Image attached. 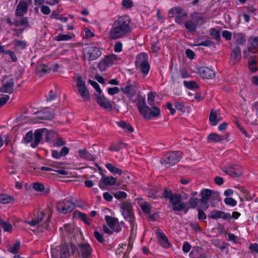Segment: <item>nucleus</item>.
<instances>
[{"label": "nucleus", "mask_w": 258, "mask_h": 258, "mask_svg": "<svg viewBox=\"0 0 258 258\" xmlns=\"http://www.w3.org/2000/svg\"><path fill=\"white\" fill-rule=\"evenodd\" d=\"M132 30L131 18L125 15L119 16L114 21L109 36L114 39L123 38L130 35Z\"/></svg>", "instance_id": "obj_1"}, {"label": "nucleus", "mask_w": 258, "mask_h": 258, "mask_svg": "<svg viewBox=\"0 0 258 258\" xmlns=\"http://www.w3.org/2000/svg\"><path fill=\"white\" fill-rule=\"evenodd\" d=\"M137 105L140 113L147 119H151L152 117H156L160 114V109L156 106L149 108L146 105L145 100L142 97H140V101Z\"/></svg>", "instance_id": "obj_2"}, {"label": "nucleus", "mask_w": 258, "mask_h": 258, "mask_svg": "<svg viewBox=\"0 0 258 258\" xmlns=\"http://www.w3.org/2000/svg\"><path fill=\"white\" fill-rule=\"evenodd\" d=\"M106 225L103 227L104 233L111 234L114 232H117L121 229L119 225L118 220L109 216H106L105 217Z\"/></svg>", "instance_id": "obj_3"}, {"label": "nucleus", "mask_w": 258, "mask_h": 258, "mask_svg": "<svg viewBox=\"0 0 258 258\" xmlns=\"http://www.w3.org/2000/svg\"><path fill=\"white\" fill-rule=\"evenodd\" d=\"M191 20H187L185 27L190 32H195L198 25H202L205 23L204 18L198 13H195L190 16Z\"/></svg>", "instance_id": "obj_4"}, {"label": "nucleus", "mask_w": 258, "mask_h": 258, "mask_svg": "<svg viewBox=\"0 0 258 258\" xmlns=\"http://www.w3.org/2000/svg\"><path fill=\"white\" fill-rule=\"evenodd\" d=\"M75 87L77 94L79 95L84 100H89L90 99V94L86 88L85 81L81 76H77Z\"/></svg>", "instance_id": "obj_5"}, {"label": "nucleus", "mask_w": 258, "mask_h": 258, "mask_svg": "<svg viewBox=\"0 0 258 258\" xmlns=\"http://www.w3.org/2000/svg\"><path fill=\"white\" fill-rule=\"evenodd\" d=\"M136 66L143 74H147L150 68L148 55L145 53L138 55L136 57Z\"/></svg>", "instance_id": "obj_6"}, {"label": "nucleus", "mask_w": 258, "mask_h": 258, "mask_svg": "<svg viewBox=\"0 0 258 258\" xmlns=\"http://www.w3.org/2000/svg\"><path fill=\"white\" fill-rule=\"evenodd\" d=\"M182 153L180 152H172L166 154L161 160V163L166 166H170L177 163L181 158Z\"/></svg>", "instance_id": "obj_7"}, {"label": "nucleus", "mask_w": 258, "mask_h": 258, "mask_svg": "<svg viewBox=\"0 0 258 258\" xmlns=\"http://www.w3.org/2000/svg\"><path fill=\"white\" fill-rule=\"evenodd\" d=\"M76 250L75 246L72 244L61 245L59 250V258H70Z\"/></svg>", "instance_id": "obj_8"}, {"label": "nucleus", "mask_w": 258, "mask_h": 258, "mask_svg": "<svg viewBox=\"0 0 258 258\" xmlns=\"http://www.w3.org/2000/svg\"><path fill=\"white\" fill-rule=\"evenodd\" d=\"M120 90L128 98L130 101H132L138 91V87L135 84L128 83L122 87Z\"/></svg>", "instance_id": "obj_9"}, {"label": "nucleus", "mask_w": 258, "mask_h": 258, "mask_svg": "<svg viewBox=\"0 0 258 258\" xmlns=\"http://www.w3.org/2000/svg\"><path fill=\"white\" fill-rule=\"evenodd\" d=\"M222 170L227 174L234 177H238L242 174L240 167L237 165L225 166L222 168Z\"/></svg>", "instance_id": "obj_10"}, {"label": "nucleus", "mask_w": 258, "mask_h": 258, "mask_svg": "<svg viewBox=\"0 0 258 258\" xmlns=\"http://www.w3.org/2000/svg\"><path fill=\"white\" fill-rule=\"evenodd\" d=\"M74 204L69 200H64L59 202L57 205V210L66 214L71 212L74 208Z\"/></svg>", "instance_id": "obj_11"}, {"label": "nucleus", "mask_w": 258, "mask_h": 258, "mask_svg": "<svg viewBox=\"0 0 258 258\" xmlns=\"http://www.w3.org/2000/svg\"><path fill=\"white\" fill-rule=\"evenodd\" d=\"M95 96L97 103L101 107L107 110L112 109V106L111 102L104 96L102 93L95 94Z\"/></svg>", "instance_id": "obj_12"}, {"label": "nucleus", "mask_w": 258, "mask_h": 258, "mask_svg": "<svg viewBox=\"0 0 258 258\" xmlns=\"http://www.w3.org/2000/svg\"><path fill=\"white\" fill-rule=\"evenodd\" d=\"M49 134V131L46 128L37 130L33 136V143H31V146L35 147L40 142L43 136H46Z\"/></svg>", "instance_id": "obj_13"}, {"label": "nucleus", "mask_w": 258, "mask_h": 258, "mask_svg": "<svg viewBox=\"0 0 258 258\" xmlns=\"http://www.w3.org/2000/svg\"><path fill=\"white\" fill-rule=\"evenodd\" d=\"M170 202L175 211H180L185 208V205L181 202V197L178 195L174 194Z\"/></svg>", "instance_id": "obj_14"}, {"label": "nucleus", "mask_w": 258, "mask_h": 258, "mask_svg": "<svg viewBox=\"0 0 258 258\" xmlns=\"http://www.w3.org/2000/svg\"><path fill=\"white\" fill-rule=\"evenodd\" d=\"M115 59L116 57L114 55L106 56L103 60L99 62L98 67L99 70L101 72L104 71L113 63V61Z\"/></svg>", "instance_id": "obj_15"}, {"label": "nucleus", "mask_w": 258, "mask_h": 258, "mask_svg": "<svg viewBox=\"0 0 258 258\" xmlns=\"http://www.w3.org/2000/svg\"><path fill=\"white\" fill-rule=\"evenodd\" d=\"M100 49H85L84 56L85 59L91 61L98 58L101 55Z\"/></svg>", "instance_id": "obj_16"}, {"label": "nucleus", "mask_w": 258, "mask_h": 258, "mask_svg": "<svg viewBox=\"0 0 258 258\" xmlns=\"http://www.w3.org/2000/svg\"><path fill=\"white\" fill-rule=\"evenodd\" d=\"M209 217L213 219L221 218L225 220L231 218V215L229 213H226L221 211L214 210L209 215Z\"/></svg>", "instance_id": "obj_17"}, {"label": "nucleus", "mask_w": 258, "mask_h": 258, "mask_svg": "<svg viewBox=\"0 0 258 258\" xmlns=\"http://www.w3.org/2000/svg\"><path fill=\"white\" fill-rule=\"evenodd\" d=\"M14 81L11 78H6L3 80V85L0 89L2 92L11 93L13 89Z\"/></svg>", "instance_id": "obj_18"}, {"label": "nucleus", "mask_w": 258, "mask_h": 258, "mask_svg": "<svg viewBox=\"0 0 258 258\" xmlns=\"http://www.w3.org/2000/svg\"><path fill=\"white\" fill-rule=\"evenodd\" d=\"M229 134L220 136L216 133H212L208 136V139L211 142H227L229 141Z\"/></svg>", "instance_id": "obj_19"}, {"label": "nucleus", "mask_w": 258, "mask_h": 258, "mask_svg": "<svg viewBox=\"0 0 258 258\" xmlns=\"http://www.w3.org/2000/svg\"><path fill=\"white\" fill-rule=\"evenodd\" d=\"M28 8V5L26 2H20L15 10L16 16L23 17L27 12Z\"/></svg>", "instance_id": "obj_20"}, {"label": "nucleus", "mask_w": 258, "mask_h": 258, "mask_svg": "<svg viewBox=\"0 0 258 258\" xmlns=\"http://www.w3.org/2000/svg\"><path fill=\"white\" fill-rule=\"evenodd\" d=\"M198 73L203 78L211 79L214 77L215 73L213 70L210 68L201 67L198 69Z\"/></svg>", "instance_id": "obj_21"}, {"label": "nucleus", "mask_w": 258, "mask_h": 258, "mask_svg": "<svg viewBox=\"0 0 258 258\" xmlns=\"http://www.w3.org/2000/svg\"><path fill=\"white\" fill-rule=\"evenodd\" d=\"M122 215L125 219L131 220L133 217L131 205L129 204H123L121 206Z\"/></svg>", "instance_id": "obj_22"}, {"label": "nucleus", "mask_w": 258, "mask_h": 258, "mask_svg": "<svg viewBox=\"0 0 258 258\" xmlns=\"http://www.w3.org/2000/svg\"><path fill=\"white\" fill-rule=\"evenodd\" d=\"M48 165L52 168V171L56 172L61 175H67L68 172L61 168L62 164L60 162L50 161Z\"/></svg>", "instance_id": "obj_23"}, {"label": "nucleus", "mask_w": 258, "mask_h": 258, "mask_svg": "<svg viewBox=\"0 0 258 258\" xmlns=\"http://www.w3.org/2000/svg\"><path fill=\"white\" fill-rule=\"evenodd\" d=\"M156 235L160 245L164 247L168 248L170 246V243L168 242L167 237L160 230H158L156 232Z\"/></svg>", "instance_id": "obj_24"}, {"label": "nucleus", "mask_w": 258, "mask_h": 258, "mask_svg": "<svg viewBox=\"0 0 258 258\" xmlns=\"http://www.w3.org/2000/svg\"><path fill=\"white\" fill-rule=\"evenodd\" d=\"M221 119V118L219 111L215 110H211L209 115L210 124L213 126H215Z\"/></svg>", "instance_id": "obj_25"}, {"label": "nucleus", "mask_w": 258, "mask_h": 258, "mask_svg": "<svg viewBox=\"0 0 258 258\" xmlns=\"http://www.w3.org/2000/svg\"><path fill=\"white\" fill-rule=\"evenodd\" d=\"M33 188L35 191L41 192L43 195H46L50 191L48 187H45L42 183L39 182L34 183Z\"/></svg>", "instance_id": "obj_26"}, {"label": "nucleus", "mask_w": 258, "mask_h": 258, "mask_svg": "<svg viewBox=\"0 0 258 258\" xmlns=\"http://www.w3.org/2000/svg\"><path fill=\"white\" fill-rule=\"evenodd\" d=\"M241 57L240 49H233L231 53L230 62L235 64L238 62Z\"/></svg>", "instance_id": "obj_27"}, {"label": "nucleus", "mask_w": 258, "mask_h": 258, "mask_svg": "<svg viewBox=\"0 0 258 258\" xmlns=\"http://www.w3.org/2000/svg\"><path fill=\"white\" fill-rule=\"evenodd\" d=\"M44 214L42 212L38 213L37 216H34L31 220H26L25 223L29 224L32 226L36 225L43 219Z\"/></svg>", "instance_id": "obj_28"}, {"label": "nucleus", "mask_w": 258, "mask_h": 258, "mask_svg": "<svg viewBox=\"0 0 258 258\" xmlns=\"http://www.w3.org/2000/svg\"><path fill=\"white\" fill-rule=\"evenodd\" d=\"M78 153L79 157L81 159L89 161H93L95 159L94 156L89 153L86 149L79 150L78 151Z\"/></svg>", "instance_id": "obj_29"}, {"label": "nucleus", "mask_w": 258, "mask_h": 258, "mask_svg": "<svg viewBox=\"0 0 258 258\" xmlns=\"http://www.w3.org/2000/svg\"><path fill=\"white\" fill-rule=\"evenodd\" d=\"M37 116L41 119H50L53 118V114L49 108L38 113Z\"/></svg>", "instance_id": "obj_30"}, {"label": "nucleus", "mask_w": 258, "mask_h": 258, "mask_svg": "<svg viewBox=\"0 0 258 258\" xmlns=\"http://www.w3.org/2000/svg\"><path fill=\"white\" fill-rule=\"evenodd\" d=\"M80 252L84 258H88L91 252L90 245L88 244L81 245L80 247Z\"/></svg>", "instance_id": "obj_31"}, {"label": "nucleus", "mask_w": 258, "mask_h": 258, "mask_svg": "<svg viewBox=\"0 0 258 258\" xmlns=\"http://www.w3.org/2000/svg\"><path fill=\"white\" fill-rule=\"evenodd\" d=\"M117 124L121 127L125 133H131L134 132L133 127L127 122L120 121L117 122Z\"/></svg>", "instance_id": "obj_32"}, {"label": "nucleus", "mask_w": 258, "mask_h": 258, "mask_svg": "<svg viewBox=\"0 0 258 258\" xmlns=\"http://www.w3.org/2000/svg\"><path fill=\"white\" fill-rule=\"evenodd\" d=\"M187 17V14L184 11L183 9L180 8V12L177 14L175 17V22L181 25Z\"/></svg>", "instance_id": "obj_33"}, {"label": "nucleus", "mask_w": 258, "mask_h": 258, "mask_svg": "<svg viewBox=\"0 0 258 258\" xmlns=\"http://www.w3.org/2000/svg\"><path fill=\"white\" fill-rule=\"evenodd\" d=\"M258 57L257 58H252L249 59L248 62V67L249 70L251 72H256L257 69Z\"/></svg>", "instance_id": "obj_34"}, {"label": "nucleus", "mask_w": 258, "mask_h": 258, "mask_svg": "<svg viewBox=\"0 0 258 258\" xmlns=\"http://www.w3.org/2000/svg\"><path fill=\"white\" fill-rule=\"evenodd\" d=\"M100 181L105 185H112L115 184L116 180L112 176H103Z\"/></svg>", "instance_id": "obj_35"}, {"label": "nucleus", "mask_w": 258, "mask_h": 258, "mask_svg": "<svg viewBox=\"0 0 258 258\" xmlns=\"http://www.w3.org/2000/svg\"><path fill=\"white\" fill-rule=\"evenodd\" d=\"M249 47L248 48H258V36H250L248 39Z\"/></svg>", "instance_id": "obj_36"}, {"label": "nucleus", "mask_w": 258, "mask_h": 258, "mask_svg": "<svg viewBox=\"0 0 258 258\" xmlns=\"http://www.w3.org/2000/svg\"><path fill=\"white\" fill-rule=\"evenodd\" d=\"M73 229V226L70 224H66L63 227L60 228L61 233L64 236H67L72 233Z\"/></svg>", "instance_id": "obj_37"}, {"label": "nucleus", "mask_w": 258, "mask_h": 258, "mask_svg": "<svg viewBox=\"0 0 258 258\" xmlns=\"http://www.w3.org/2000/svg\"><path fill=\"white\" fill-rule=\"evenodd\" d=\"M233 38L236 43L238 44H241L245 41L244 35L241 33H234Z\"/></svg>", "instance_id": "obj_38"}, {"label": "nucleus", "mask_w": 258, "mask_h": 258, "mask_svg": "<svg viewBox=\"0 0 258 258\" xmlns=\"http://www.w3.org/2000/svg\"><path fill=\"white\" fill-rule=\"evenodd\" d=\"M14 25L16 26H28V20L27 17H24L21 19H16L14 22Z\"/></svg>", "instance_id": "obj_39"}, {"label": "nucleus", "mask_w": 258, "mask_h": 258, "mask_svg": "<svg viewBox=\"0 0 258 258\" xmlns=\"http://www.w3.org/2000/svg\"><path fill=\"white\" fill-rule=\"evenodd\" d=\"M106 168L113 174H121L122 171L119 168L114 166L110 163H107L105 164Z\"/></svg>", "instance_id": "obj_40"}, {"label": "nucleus", "mask_w": 258, "mask_h": 258, "mask_svg": "<svg viewBox=\"0 0 258 258\" xmlns=\"http://www.w3.org/2000/svg\"><path fill=\"white\" fill-rule=\"evenodd\" d=\"M212 191L209 189H205L201 191V195L202 200L208 201L211 196Z\"/></svg>", "instance_id": "obj_41"}, {"label": "nucleus", "mask_w": 258, "mask_h": 258, "mask_svg": "<svg viewBox=\"0 0 258 258\" xmlns=\"http://www.w3.org/2000/svg\"><path fill=\"white\" fill-rule=\"evenodd\" d=\"M253 50V49H245L243 52L244 56L245 57H249V59L257 58V57L255 55L256 52Z\"/></svg>", "instance_id": "obj_42"}, {"label": "nucleus", "mask_w": 258, "mask_h": 258, "mask_svg": "<svg viewBox=\"0 0 258 258\" xmlns=\"http://www.w3.org/2000/svg\"><path fill=\"white\" fill-rule=\"evenodd\" d=\"M13 201V198L10 196L6 194L0 195V203L8 204L11 203Z\"/></svg>", "instance_id": "obj_43"}, {"label": "nucleus", "mask_w": 258, "mask_h": 258, "mask_svg": "<svg viewBox=\"0 0 258 258\" xmlns=\"http://www.w3.org/2000/svg\"><path fill=\"white\" fill-rule=\"evenodd\" d=\"M20 246V242L16 241L13 245L10 246L8 248V251L10 252L15 254L18 251Z\"/></svg>", "instance_id": "obj_44"}, {"label": "nucleus", "mask_w": 258, "mask_h": 258, "mask_svg": "<svg viewBox=\"0 0 258 258\" xmlns=\"http://www.w3.org/2000/svg\"><path fill=\"white\" fill-rule=\"evenodd\" d=\"M73 35L60 34L55 37V40L57 41H66L72 38Z\"/></svg>", "instance_id": "obj_45"}, {"label": "nucleus", "mask_w": 258, "mask_h": 258, "mask_svg": "<svg viewBox=\"0 0 258 258\" xmlns=\"http://www.w3.org/2000/svg\"><path fill=\"white\" fill-rule=\"evenodd\" d=\"M1 225L4 229V230L6 232H11L12 230V226L9 222L0 221Z\"/></svg>", "instance_id": "obj_46"}, {"label": "nucleus", "mask_w": 258, "mask_h": 258, "mask_svg": "<svg viewBox=\"0 0 258 258\" xmlns=\"http://www.w3.org/2000/svg\"><path fill=\"white\" fill-rule=\"evenodd\" d=\"M156 96L157 94L156 93L152 92L148 93L147 95V100L149 105H153Z\"/></svg>", "instance_id": "obj_47"}, {"label": "nucleus", "mask_w": 258, "mask_h": 258, "mask_svg": "<svg viewBox=\"0 0 258 258\" xmlns=\"http://www.w3.org/2000/svg\"><path fill=\"white\" fill-rule=\"evenodd\" d=\"M224 202L226 205L231 207H234L237 204L236 201L232 198H226L224 199Z\"/></svg>", "instance_id": "obj_48"}, {"label": "nucleus", "mask_w": 258, "mask_h": 258, "mask_svg": "<svg viewBox=\"0 0 258 258\" xmlns=\"http://www.w3.org/2000/svg\"><path fill=\"white\" fill-rule=\"evenodd\" d=\"M120 90L117 87H108L107 88V93L109 95L112 96L118 94Z\"/></svg>", "instance_id": "obj_49"}, {"label": "nucleus", "mask_w": 258, "mask_h": 258, "mask_svg": "<svg viewBox=\"0 0 258 258\" xmlns=\"http://www.w3.org/2000/svg\"><path fill=\"white\" fill-rule=\"evenodd\" d=\"M89 82L96 90V93L95 94H100L102 93L99 85L97 82L92 80H89Z\"/></svg>", "instance_id": "obj_50"}, {"label": "nucleus", "mask_w": 258, "mask_h": 258, "mask_svg": "<svg viewBox=\"0 0 258 258\" xmlns=\"http://www.w3.org/2000/svg\"><path fill=\"white\" fill-rule=\"evenodd\" d=\"M183 84L184 86L189 89H194L197 87V85L195 82L194 81H184Z\"/></svg>", "instance_id": "obj_51"}, {"label": "nucleus", "mask_w": 258, "mask_h": 258, "mask_svg": "<svg viewBox=\"0 0 258 258\" xmlns=\"http://www.w3.org/2000/svg\"><path fill=\"white\" fill-rule=\"evenodd\" d=\"M180 7H174L170 10L168 12L169 17H173L175 15H177L180 12Z\"/></svg>", "instance_id": "obj_52"}, {"label": "nucleus", "mask_w": 258, "mask_h": 258, "mask_svg": "<svg viewBox=\"0 0 258 258\" xmlns=\"http://www.w3.org/2000/svg\"><path fill=\"white\" fill-rule=\"evenodd\" d=\"M126 194L123 191H118L114 194V197L118 200L125 199L126 197Z\"/></svg>", "instance_id": "obj_53"}, {"label": "nucleus", "mask_w": 258, "mask_h": 258, "mask_svg": "<svg viewBox=\"0 0 258 258\" xmlns=\"http://www.w3.org/2000/svg\"><path fill=\"white\" fill-rule=\"evenodd\" d=\"M200 250L199 247H194L189 254V257L190 258H198Z\"/></svg>", "instance_id": "obj_54"}, {"label": "nucleus", "mask_w": 258, "mask_h": 258, "mask_svg": "<svg viewBox=\"0 0 258 258\" xmlns=\"http://www.w3.org/2000/svg\"><path fill=\"white\" fill-rule=\"evenodd\" d=\"M37 70L40 73H46L49 72L50 68L44 64H40L37 67Z\"/></svg>", "instance_id": "obj_55"}, {"label": "nucleus", "mask_w": 258, "mask_h": 258, "mask_svg": "<svg viewBox=\"0 0 258 258\" xmlns=\"http://www.w3.org/2000/svg\"><path fill=\"white\" fill-rule=\"evenodd\" d=\"M122 5L125 9H128L133 6V3L131 0H123Z\"/></svg>", "instance_id": "obj_56"}, {"label": "nucleus", "mask_w": 258, "mask_h": 258, "mask_svg": "<svg viewBox=\"0 0 258 258\" xmlns=\"http://www.w3.org/2000/svg\"><path fill=\"white\" fill-rule=\"evenodd\" d=\"M211 34L218 41L220 39V35L219 32L214 29L212 28L210 30Z\"/></svg>", "instance_id": "obj_57"}, {"label": "nucleus", "mask_w": 258, "mask_h": 258, "mask_svg": "<svg viewBox=\"0 0 258 258\" xmlns=\"http://www.w3.org/2000/svg\"><path fill=\"white\" fill-rule=\"evenodd\" d=\"M24 140L26 143H33V136L31 132L28 133L25 137Z\"/></svg>", "instance_id": "obj_58"}, {"label": "nucleus", "mask_w": 258, "mask_h": 258, "mask_svg": "<svg viewBox=\"0 0 258 258\" xmlns=\"http://www.w3.org/2000/svg\"><path fill=\"white\" fill-rule=\"evenodd\" d=\"M222 36L228 41L230 40L232 38V33L227 30H224L222 32Z\"/></svg>", "instance_id": "obj_59"}, {"label": "nucleus", "mask_w": 258, "mask_h": 258, "mask_svg": "<svg viewBox=\"0 0 258 258\" xmlns=\"http://www.w3.org/2000/svg\"><path fill=\"white\" fill-rule=\"evenodd\" d=\"M174 195H172V192L170 190L166 189L163 192V196L171 201V199L173 197Z\"/></svg>", "instance_id": "obj_60"}, {"label": "nucleus", "mask_w": 258, "mask_h": 258, "mask_svg": "<svg viewBox=\"0 0 258 258\" xmlns=\"http://www.w3.org/2000/svg\"><path fill=\"white\" fill-rule=\"evenodd\" d=\"M14 43L15 47H21V48H25L27 46L25 42L19 40H15Z\"/></svg>", "instance_id": "obj_61"}, {"label": "nucleus", "mask_w": 258, "mask_h": 258, "mask_svg": "<svg viewBox=\"0 0 258 258\" xmlns=\"http://www.w3.org/2000/svg\"><path fill=\"white\" fill-rule=\"evenodd\" d=\"M9 99V96L7 95L0 94V107L5 104Z\"/></svg>", "instance_id": "obj_62"}, {"label": "nucleus", "mask_w": 258, "mask_h": 258, "mask_svg": "<svg viewBox=\"0 0 258 258\" xmlns=\"http://www.w3.org/2000/svg\"><path fill=\"white\" fill-rule=\"evenodd\" d=\"M200 200L197 198H191L189 201V204L190 206L192 208L196 207L198 203H199Z\"/></svg>", "instance_id": "obj_63"}, {"label": "nucleus", "mask_w": 258, "mask_h": 258, "mask_svg": "<svg viewBox=\"0 0 258 258\" xmlns=\"http://www.w3.org/2000/svg\"><path fill=\"white\" fill-rule=\"evenodd\" d=\"M249 249L253 253H258V244L253 243L250 245Z\"/></svg>", "instance_id": "obj_64"}]
</instances>
